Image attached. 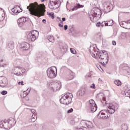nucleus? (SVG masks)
I'll use <instances>...</instances> for the list:
<instances>
[{"instance_id":"f257e3e1","label":"nucleus","mask_w":130,"mask_h":130,"mask_svg":"<svg viewBox=\"0 0 130 130\" xmlns=\"http://www.w3.org/2000/svg\"><path fill=\"white\" fill-rule=\"evenodd\" d=\"M27 9L32 16H35L38 18L44 16V12H45V5L44 4L39 5L37 2L31 3L27 7Z\"/></svg>"},{"instance_id":"f03ea898","label":"nucleus","mask_w":130,"mask_h":130,"mask_svg":"<svg viewBox=\"0 0 130 130\" xmlns=\"http://www.w3.org/2000/svg\"><path fill=\"white\" fill-rule=\"evenodd\" d=\"M101 15H102V12L100 9L93 8L91 10V14L89 15V18L91 22L95 23L100 19Z\"/></svg>"},{"instance_id":"7ed1b4c3","label":"nucleus","mask_w":130,"mask_h":130,"mask_svg":"<svg viewBox=\"0 0 130 130\" xmlns=\"http://www.w3.org/2000/svg\"><path fill=\"white\" fill-rule=\"evenodd\" d=\"M73 94L72 93L68 92L64 95L61 96L60 99V102L62 104H65V105H68L72 102V99H73Z\"/></svg>"},{"instance_id":"20e7f679","label":"nucleus","mask_w":130,"mask_h":130,"mask_svg":"<svg viewBox=\"0 0 130 130\" xmlns=\"http://www.w3.org/2000/svg\"><path fill=\"white\" fill-rule=\"evenodd\" d=\"M98 57H99V58L101 59H105V61L103 63L101 62L103 66L108 63V60H109V56H108V53H107V52H106L105 51H102L100 53H99Z\"/></svg>"},{"instance_id":"39448f33","label":"nucleus","mask_w":130,"mask_h":130,"mask_svg":"<svg viewBox=\"0 0 130 130\" xmlns=\"http://www.w3.org/2000/svg\"><path fill=\"white\" fill-rule=\"evenodd\" d=\"M39 36V32L37 30H32L27 35V39L29 41H35Z\"/></svg>"},{"instance_id":"423d86ee","label":"nucleus","mask_w":130,"mask_h":130,"mask_svg":"<svg viewBox=\"0 0 130 130\" xmlns=\"http://www.w3.org/2000/svg\"><path fill=\"white\" fill-rule=\"evenodd\" d=\"M27 73L26 72V69L22 68L21 67H15L13 70V73L15 76H18V77H21V76H23V74H26Z\"/></svg>"},{"instance_id":"0eeeda50","label":"nucleus","mask_w":130,"mask_h":130,"mask_svg":"<svg viewBox=\"0 0 130 130\" xmlns=\"http://www.w3.org/2000/svg\"><path fill=\"white\" fill-rule=\"evenodd\" d=\"M57 72L56 67L49 68L47 70V75L50 79H53L56 77Z\"/></svg>"},{"instance_id":"6e6552de","label":"nucleus","mask_w":130,"mask_h":130,"mask_svg":"<svg viewBox=\"0 0 130 130\" xmlns=\"http://www.w3.org/2000/svg\"><path fill=\"white\" fill-rule=\"evenodd\" d=\"M58 0H49L48 3V7L51 10H56L58 8Z\"/></svg>"},{"instance_id":"1a4fd4ad","label":"nucleus","mask_w":130,"mask_h":130,"mask_svg":"<svg viewBox=\"0 0 130 130\" xmlns=\"http://www.w3.org/2000/svg\"><path fill=\"white\" fill-rule=\"evenodd\" d=\"M88 106L89 108V110H90L91 112H95V111L97 110V105L96 103H95V101L93 100H89Z\"/></svg>"},{"instance_id":"9d476101","label":"nucleus","mask_w":130,"mask_h":130,"mask_svg":"<svg viewBox=\"0 0 130 130\" xmlns=\"http://www.w3.org/2000/svg\"><path fill=\"white\" fill-rule=\"evenodd\" d=\"M106 106L108 107L107 109V111L110 114H113L114 112H115V106L113 105L112 104L108 103L106 104Z\"/></svg>"},{"instance_id":"9b49d317","label":"nucleus","mask_w":130,"mask_h":130,"mask_svg":"<svg viewBox=\"0 0 130 130\" xmlns=\"http://www.w3.org/2000/svg\"><path fill=\"white\" fill-rule=\"evenodd\" d=\"M106 112H107V111L105 110L100 111L98 115V118L100 119H107L108 116L106 114Z\"/></svg>"},{"instance_id":"f8f14e48","label":"nucleus","mask_w":130,"mask_h":130,"mask_svg":"<svg viewBox=\"0 0 130 130\" xmlns=\"http://www.w3.org/2000/svg\"><path fill=\"white\" fill-rule=\"evenodd\" d=\"M27 22L26 17H21L17 20V24L19 27H21L25 25V23Z\"/></svg>"},{"instance_id":"ddd939ff","label":"nucleus","mask_w":130,"mask_h":130,"mask_svg":"<svg viewBox=\"0 0 130 130\" xmlns=\"http://www.w3.org/2000/svg\"><path fill=\"white\" fill-rule=\"evenodd\" d=\"M86 91H87V86L84 85L83 86L80 90L77 92L78 96H84L85 93H86Z\"/></svg>"},{"instance_id":"4468645a","label":"nucleus","mask_w":130,"mask_h":130,"mask_svg":"<svg viewBox=\"0 0 130 130\" xmlns=\"http://www.w3.org/2000/svg\"><path fill=\"white\" fill-rule=\"evenodd\" d=\"M8 85V82L7 81V78L4 76L0 77V86L4 87Z\"/></svg>"},{"instance_id":"2eb2a0df","label":"nucleus","mask_w":130,"mask_h":130,"mask_svg":"<svg viewBox=\"0 0 130 130\" xmlns=\"http://www.w3.org/2000/svg\"><path fill=\"white\" fill-rule=\"evenodd\" d=\"M61 88V83L60 81L54 82L53 91H58Z\"/></svg>"},{"instance_id":"dca6fc26","label":"nucleus","mask_w":130,"mask_h":130,"mask_svg":"<svg viewBox=\"0 0 130 130\" xmlns=\"http://www.w3.org/2000/svg\"><path fill=\"white\" fill-rule=\"evenodd\" d=\"M54 82L52 80H50L47 82V87L49 88L50 90H53V85Z\"/></svg>"},{"instance_id":"f3484780","label":"nucleus","mask_w":130,"mask_h":130,"mask_svg":"<svg viewBox=\"0 0 130 130\" xmlns=\"http://www.w3.org/2000/svg\"><path fill=\"white\" fill-rule=\"evenodd\" d=\"M90 53L91 55H92V57H94V58H97L98 57V55L99 54V52H97L96 53V51L94 50V49L92 50H90Z\"/></svg>"},{"instance_id":"a211bd4d","label":"nucleus","mask_w":130,"mask_h":130,"mask_svg":"<svg viewBox=\"0 0 130 130\" xmlns=\"http://www.w3.org/2000/svg\"><path fill=\"white\" fill-rule=\"evenodd\" d=\"M21 48L23 50H28L30 48V45L28 43H24L21 45Z\"/></svg>"},{"instance_id":"6ab92c4d","label":"nucleus","mask_w":130,"mask_h":130,"mask_svg":"<svg viewBox=\"0 0 130 130\" xmlns=\"http://www.w3.org/2000/svg\"><path fill=\"white\" fill-rule=\"evenodd\" d=\"M122 70L124 71V73L126 75H130V68L127 66H124L122 68Z\"/></svg>"},{"instance_id":"aec40b11","label":"nucleus","mask_w":130,"mask_h":130,"mask_svg":"<svg viewBox=\"0 0 130 130\" xmlns=\"http://www.w3.org/2000/svg\"><path fill=\"white\" fill-rule=\"evenodd\" d=\"M81 8H84V5H81L80 4L77 3L76 5L72 9V11H77L78 9H81Z\"/></svg>"},{"instance_id":"412c9836","label":"nucleus","mask_w":130,"mask_h":130,"mask_svg":"<svg viewBox=\"0 0 130 130\" xmlns=\"http://www.w3.org/2000/svg\"><path fill=\"white\" fill-rule=\"evenodd\" d=\"M8 122H9V123L10 124V125L14 126V125L16 124V120H15L14 118H10L9 119Z\"/></svg>"},{"instance_id":"4be33fe9","label":"nucleus","mask_w":130,"mask_h":130,"mask_svg":"<svg viewBox=\"0 0 130 130\" xmlns=\"http://www.w3.org/2000/svg\"><path fill=\"white\" fill-rule=\"evenodd\" d=\"M74 78H75V73L71 71L68 77V80H73Z\"/></svg>"},{"instance_id":"5701e85b","label":"nucleus","mask_w":130,"mask_h":130,"mask_svg":"<svg viewBox=\"0 0 130 130\" xmlns=\"http://www.w3.org/2000/svg\"><path fill=\"white\" fill-rule=\"evenodd\" d=\"M86 127H88V128H92V127H93V123L90 121H87Z\"/></svg>"},{"instance_id":"b1692460","label":"nucleus","mask_w":130,"mask_h":130,"mask_svg":"<svg viewBox=\"0 0 130 130\" xmlns=\"http://www.w3.org/2000/svg\"><path fill=\"white\" fill-rule=\"evenodd\" d=\"M11 127H13V126L9 123V122L5 124L4 128H5V129H10Z\"/></svg>"},{"instance_id":"393cba45","label":"nucleus","mask_w":130,"mask_h":130,"mask_svg":"<svg viewBox=\"0 0 130 130\" xmlns=\"http://www.w3.org/2000/svg\"><path fill=\"white\" fill-rule=\"evenodd\" d=\"M126 23L127 21H121L119 24L121 27L122 28H124L125 29H126Z\"/></svg>"},{"instance_id":"a878e982","label":"nucleus","mask_w":130,"mask_h":130,"mask_svg":"<svg viewBox=\"0 0 130 130\" xmlns=\"http://www.w3.org/2000/svg\"><path fill=\"white\" fill-rule=\"evenodd\" d=\"M8 47V48H9V49H14V43L13 42H11L9 43Z\"/></svg>"},{"instance_id":"bb28decb","label":"nucleus","mask_w":130,"mask_h":130,"mask_svg":"<svg viewBox=\"0 0 130 130\" xmlns=\"http://www.w3.org/2000/svg\"><path fill=\"white\" fill-rule=\"evenodd\" d=\"M36 119H37V117H36V115H35V113L32 114L31 116V119H30L31 122H35Z\"/></svg>"},{"instance_id":"cd10ccee","label":"nucleus","mask_w":130,"mask_h":130,"mask_svg":"<svg viewBox=\"0 0 130 130\" xmlns=\"http://www.w3.org/2000/svg\"><path fill=\"white\" fill-rule=\"evenodd\" d=\"M80 124H81L82 127H86V126H87V121L82 120L80 122Z\"/></svg>"},{"instance_id":"c85d7f7f","label":"nucleus","mask_w":130,"mask_h":130,"mask_svg":"<svg viewBox=\"0 0 130 130\" xmlns=\"http://www.w3.org/2000/svg\"><path fill=\"white\" fill-rule=\"evenodd\" d=\"M20 10H21V12H22L23 10H22V9H20ZM11 12L14 13V14H16V13H21V12H19V11H18V10L16 9V8H12L11 9Z\"/></svg>"},{"instance_id":"c756f323","label":"nucleus","mask_w":130,"mask_h":130,"mask_svg":"<svg viewBox=\"0 0 130 130\" xmlns=\"http://www.w3.org/2000/svg\"><path fill=\"white\" fill-rule=\"evenodd\" d=\"M30 91H31L30 89H27L26 91H23V97H26L27 95H29V93H30Z\"/></svg>"},{"instance_id":"7c9ffc66","label":"nucleus","mask_w":130,"mask_h":130,"mask_svg":"<svg viewBox=\"0 0 130 130\" xmlns=\"http://www.w3.org/2000/svg\"><path fill=\"white\" fill-rule=\"evenodd\" d=\"M48 39L50 42H54V37L52 36H48Z\"/></svg>"},{"instance_id":"2f4dec72","label":"nucleus","mask_w":130,"mask_h":130,"mask_svg":"<svg viewBox=\"0 0 130 130\" xmlns=\"http://www.w3.org/2000/svg\"><path fill=\"white\" fill-rule=\"evenodd\" d=\"M114 83L117 86H121V81H120V80H115L114 81Z\"/></svg>"},{"instance_id":"473e14b6","label":"nucleus","mask_w":130,"mask_h":130,"mask_svg":"<svg viewBox=\"0 0 130 130\" xmlns=\"http://www.w3.org/2000/svg\"><path fill=\"white\" fill-rule=\"evenodd\" d=\"M128 128V126L126 124H122V130H127Z\"/></svg>"},{"instance_id":"72a5a7b5","label":"nucleus","mask_w":130,"mask_h":130,"mask_svg":"<svg viewBox=\"0 0 130 130\" xmlns=\"http://www.w3.org/2000/svg\"><path fill=\"white\" fill-rule=\"evenodd\" d=\"M104 10H106V9H108L109 8V3H107L106 2L104 3Z\"/></svg>"},{"instance_id":"f704fd0d","label":"nucleus","mask_w":130,"mask_h":130,"mask_svg":"<svg viewBox=\"0 0 130 130\" xmlns=\"http://www.w3.org/2000/svg\"><path fill=\"white\" fill-rule=\"evenodd\" d=\"M124 95L125 97H130V92L129 91L125 90L124 92Z\"/></svg>"},{"instance_id":"c9c22d12","label":"nucleus","mask_w":130,"mask_h":130,"mask_svg":"<svg viewBox=\"0 0 130 130\" xmlns=\"http://www.w3.org/2000/svg\"><path fill=\"white\" fill-rule=\"evenodd\" d=\"M26 109H28L30 110V112L32 113V114H35L36 113V111L34 109H30L29 108H26Z\"/></svg>"},{"instance_id":"e433bc0d","label":"nucleus","mask_w":130,"mask_h":130,"mask_svg":"<svg viewBox=\"0 0 130 130\" xmlns=\"http://www.w3.org/2000/svg\"><path fill=\"white\" fill-rule=\"evenodd\" d=\"M113 24H114L113 20H111L109 21H108V22H107V26H112Z\"/></svg>"},{"instance_id":"4c0bfd02","label":"nucleus","mask_w":130,"mask_h":130,"mask_svg":"<svg viewBox=\"0 0 130 130\" xmlns=\"http://www.w3.org/2000/svg\"><path fill=\"white\" fill-rule=\"evenodd\" d=\"M58 20H59V21H60V23H61L62 24V22H64V21H66V18L63 17L62 18V20H61V18H60V17H57Z\"/></svg>"},{"instance_id":"58836bf2","label":"nucleus","mask_w":130,"mask_h":130,"mask_svg":"<svg viewBox=\"0 0 130 130\" xmlns=\"http://www.w3.org/2000/svg\"><path fill=\"white\" fill-rule=\"evenodd\" d=\"M4 59H1L0 60V67H2L3 68H5L7 66L6 64H3L2 62H3Z\"/></svg>"},{"instance_id":"ea45409f","label":"nucleus","mask_w":130,"mask_h":130,"mask_svg":"<svg viewBox=\"0 0 130 130\" xmlns=\"http://www.w3.org/2000/svg\"><path fill=\"white\" fill-rule=\"evenodd\" d=\"M126 29H130V20H129L128 21H126Z\"/></svg>"},{"instance_id":"a19ab883","label":"nucleus","mask_w":130,"mask_h":130,"mask_svg":"<svg viewBox=\"0 0 130 130\" xmlns=\"http://www.w3.org/2000/svg\"><path fill=\"white\" fill-rule=\"evenodd\" d=\"M101 25L102 27H104V26H108L107 22H106L105 21L102 22Z\"/></svg>"},{"instance_id":"79ce46f5","label":"nucleus","mask_w":130,"mask_h":130,"mask_svg":"<svg viewBox=\"0 0 130 130\" xmlns=\"http://www.w3.org/2000/svg\"><path fill=\"white\" fill-rule=\"evenodd\" d=\"M1 94H2V95H7L8 94V91L3 90L1 92Z\"/></svg>"},{"instance_id":"37998d69","label":"nucleus","mask_w":130,"mask_h":130,"mask_svg":"<svg viewBox=\"0 0 130 130\" xmlns=\"http://www.w3.org/2000/svg\"><path fill=\"white\" fill-rule=\"evenodd\" d=\"M70 51L73 54H76V50L75 49L71 48Z\"/></svg>"},{"instance_id":"c03bdc74","label":"nucleus","mask_w":130,"mask_h":130,"mask_svg":"<svg viewBox=\"0 0 130 130\" xmlns=\"http://www.w3.org/2000/svg\"><path fill=\"white\" fill-rule=\"evenodd\" d=\"M49 15L51 17L52 19H54V13H50Z\"/></svg>"},{"instance_id":"a18cd8bd","label":"nucleus","mask_w":130,"mask_h":130,"mask_svg":"<svg viewBox=\"0 0 130 130\" xmlns=\"http://www.w3.org/2000/svg\"><path fill=\"white\" fill-rule=\"evenodd\" d=\"M3 127H5V124L3 123V121H0V128H3Z\"/></svg>"},{"instance_id":"49530a36","label":"nucleus","mask_w":130,"mask_h":130,"mask_svg":"<svg viewBox=\"0 0 130 130\" xmlns=\"http://www.w3.org/2000/svg\"><path fill=\"white\" fill-rule=\"evenodd\" d=\"M73 111H74V109H73V108H71L70 110H68L67 112H68V113H72V112H73Z\"/></svg>"},{"instance_id":"de8ad7c7","label":"nucleus","mask_w":130,"mask_h":130,"mask_svg":"<svg viewBox=\"0 0 130 130\" xmlns=\"http://www.w3.org/2000/svg\"><path fill=\"white\" fill-rule=\"evenodd\" d=\"M96 26L97 27H100V26H101V22H98Z\"/></svg>"},{"instance_id":"09e8293b","label":"nucleus","mask_w":130,"mask_h":130,"mask_svg":"<svg viewBox=\"0 0 130 130\" xmlns=\"http://www.w3.org/2000/svg\"><path fill=\"white\" fill-rule=\"evenodd\" d=\"M24 82H23V81H21V82H19L18 83V85H22V86H23V85H24Z\"/></svg>"},{"instance_id":"8fccbe9b","label":"nucleus","mask_w":130,"mask_h":130,"mask_svg":"<svg viewBox=\"0 0 130 130\" xmlns=\"http://www.w3.org/2000/svg\"><path fill=\"white\" fill-rule=\"evenodd\" d=\"M64 30H68V25H65L64 26Z\"/></svg>"},{"instance_id":"3c124183","label":"nucleus","mask_w":130,"mask_h":130,"mask_svg":"<svg viewBox=\"0 0 130 130\" xmlns=\"http://www.w3.org/2000/svg\"><path fill=\"white\" fill-rule=\"evenodd\" d=\"M4 122L5 123V124L6 123H9V120H4Z\"/></svg>"},{"instance_id":"603ef678","label":"nucleus","mask_w":130,"mask_h":130,"mask_svg":"<svg viewBox=\"0 0 130 130\" xmlns=\"http://www.w3.org/2000/svg\"><path fill=\"white\" fill-rule=\"evenodd\" d=\"M58 26L59 27H63V24H61V23H58Z\"/></svg>"},{"instance_id":"864d4df0","label":"nucleus","mask_w":130,"mask_h":130,"mask_svg":"<svg viewBox=\"0 0 130 130\" xmlns=\"http://www.w3.org/2000/svg\"><path fill=\"white\" fill-rule=\"evenodd\" d=\"M112 43L113 45H116V41H112Z\"/></svg>"},{"instance_id":"5fc2aeb1","label":"nucleus","mask_w":130,"mask_h":130,"mask_svg":"<svg viewBox=\"0 0 130 130\" xmlns=\"http://www.w3.org/2000/svg\"><path fill=\"white\" fill-rule=\"evenodd\" d=\"M70 123H71V124H75V121H74V120H71V121H70Z\"/></svg>"},{"instance_id":"6e6d98bb","label":"nucleus","mask_w":130,"mask_h":130,"mask_svg":"<svg viewBox=\"0 0 130 130\" xmlns=\"http://www.w3.org/2000/svg\"><path fill=\"white\" fill-rule=\"evenodd\" d=\"M90 87L93 88V89H95V84H92V86H91Z\"/></svg>"},{"instance_id":"4d7b16f0","label":"nucleus","mask_w":130,"mask_h":130,"mask_svg":"<svg viewBox=\"0 0 130 130\" xmlns=\"http://www.w3.org/2000/svg\"><path fill=\"white\" fill-rule=\"evenodd\" d=\"M42 22H43V23H45V22H46V20L43 19V20H42Z\"/></svg>"},{"instance_id":"13d9d810","label":"nucleus","mask_w":130,"mask_h":130,"mask_svg":"<svg viewBox=\"0 0 130 130\" xmlns=\"http://www.w3.org/2000/svg\"><path fill=\"white\" fill-rule=\"evenodd\" d=\"M99 81L100 82H102V79H101V78H99Z\"/></svg>"},{"instance_id":"bf43d9fd","label":"nucleus","mask_w":130,"mask_h":130,"mask_svg":"<svg viewBox=\"0 0 130 130\" xmlns=\"http://www.w3.org/2000/svg\"><path fill=\"white\" fill-rule=\"evenodd\" d=\"M89 77H90V75H86V78H89Z\"/></svg>"},{"instance_id":"052dcab7","label":"nucleus","mask_w":130,"mask_h":130,"mask_svg":"<svg viewBox=\"0 0 130 130\" xmlns=\"http://www.w3.org/2000/svg\"><path fill=\"white\" fill-rule=\"evenodd\" d=\"M99 68H100V69H101V66H99L98 67V69H99Z\"/></svg>"},{"instance_id":"680f3d73","label":"nucleus","mask_w":130,"mask_h":130,"mask_svg":"<svg viewBox=\"0 0 130 130\" xmlns=\"http://www.w3.org/2000/svg\"><path fill=\"white\" fill-rule=\"evenodd\" d=\"M42 2H44V0H42Z\"/></svg>"},{"instance_id":"e2e57ef3","label":"nucleus","mask_w":130,"mask_h":130,"mask_svg":"<svg viewBox=\"0 0 130 130\" xmlns=\"http://www.w3.org/2000/svg\"><path fill=\"white\" fill-rule=\"evenodd\" d=\"M28 107H31V106H28Z\"/></svg>"},{"instance_id":"0e129e2a","label":"nucleus","mask_w":130,"mask_h":130,"mask_svg":"<svg viewBox=\"0 0 130 130\" xmlns=\"http://www.w3.org/2000/svg\"><path fill=\"white\" fill-rule=\"evenodd\" d=\"M60 114H61V112H60Z\"/></svg>"}]
</instances>
